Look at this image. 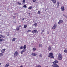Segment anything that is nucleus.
Returning <instances> with one entry per match:
<instances>
[{"mask_svg": "<svg viewBox=\"0 0 67 67\" xmlns=\"http://www.w3.org/2000/svg\"><path fill=\"white\" fill-rule=\"evenodd\" d=\"M26 46L25 45H24V46H21V47L19 48L20 49H23V48L24 49L22 50L20 52L21 54H23V53L26 51Z\"/></svg>", "mask_w": 67, "mask_h": 67, "instance_id": "f257e3e1", "label": "nucleus"}, {"mask_svg": "<svg viewBox=\"0 0 67 67\" xmlns=\"http://www.w3.org/2000/svg\"><path fill=\"white\" fill-rule=\"evenodd\" d=\"M48 57L52 58H54V57L53 55V53H49V55L48 56Z\"/></svg>", "mask_w": 67, "mask_h": 67, "instance_id": "f03ea898", "label": "nucleus"}, {"mask_svg": "<svg viewBox=\"0 0 67 67\" xmlns=\"http://www.w3.org/2000/svg\"><path fill=\"white\" fill-rule=\"evenodd\" d=\"M58 59L59 60H62V55L60 53H59L58 57Z\"/></svg>", "mask_w": 67, "mask_h": 67, "instance_id": "7ed1b4c3", "label": "nucleus"}, {"mask_svg": "<svg viewBox=\"0 0 67 67\" xmlns=\"http://www.w3.org/2000/svg\"><path fill=\"white\" fill-rule=\"evenodd\" d=\"M32 32L33 34H35V33H36V34L37 33H38V32L37 31V30H34L33 31H32Z\"/></svg>", "mask_w": 67, "mask_h": 67, "instance_id": "20e7f679", "label": "nucleus"}, {"mask_svg": "<svg viewBox=\"0 0 67 67\" xmlns=\"http://www.w3.org/2000/svg\"><path fill=\"white\" fill-rule=\"evenodd\" d=\"M57 26V24H55L54 26L52 27L53 30H55V29L56 28V27Z\"/></svg>", "mask_w": 67, "mask_h": 67, "instance_id": "39448f33", "label": "nucleus"}, {"mask_svg": "<svg viewBox=\"0 0 67 67\" xmlns=\"http://www.w3.org/2000/svg\"><path fill=\"white\" fill-rule=\"evenodd\" d=\"M18 54V52L17 51H16L14 54V57H16L17 56V55Z\"/></svg>", "mask_w": 67, "mask_h": 67, "instance_id": "423d86ee", "label": "nucleus"}, {"mask_svg": "<svg viewBox=\"0 0 67 67\" xmlns=\"http://www.w3.org/2000/svg\"><path fill=\"white\" fill-rule=\"evenodd\" d=\"M52 66L54 67H59V66H58V65L57 64H54L53 65H52Z\"/></svg>", "mask_w": 67, "mask_h": 67, "instance_id": "0eeeda50", "label": "nucleus"}, {"mask_svg": "<svg viewBox=\"0 0 67 67\" xmlns=\"http://www.w3.org/2000/svg\"><path fill=\"white\" fill-rule=\"evenodd\" d=\"M5 38V36H3L2 35H0V40L1 39V38Z\"/></svg>", "mask_w": 67, "mask_h": 67, "instance_id": "6e6552de", "label": "nucleus"}, {"mask_svg": "<svg viewBox=\"0 0 67 67\" xmlns=\"http://www.w3.org/2000/svg\"><path fill=\"white\" fill-rule=\"evenodd\" d=\"M63 22V20H59L58 23V24H60Z\"/></svg>", "mask_w": 67, "mask_h": 67, "instance_id": "1a4fd4ad", "label": "nucleus"}, {"mask_svg": "<svg viewBox=\"0 0 67 67\" xmlns=\"http://www.w3.org/2000/svg\"><path fill=\"white\" fill-rule=\"evenodd\" d=\"M48 49L49 51H51V50H52V48L51 47V46H49L48 48Z\"/></svg>", "mask_w": 67, "mask_h": 67, "instance_id": "9d476101", "label": "nucleus"}, {"mask_svg": "<svg viewBox=\"0 0 67 67\" xmlns=\"http://www.w3.org/2000/svg\"><path fill=\"white\" fill-rule=\"evenodd\" d=\"M58 61H57V60H55L54 61V62H53V63L55 64H57V63H58Z\"/></svg>", "mask_w": 67, "mask_h": 67, "instance_id": "9b49d317", "label": "nucleus"}, {"mask_svg": "<svg viewBox=\"0 0 67 67\" xmlns=\"http://www.w3.org/2000/svg\"><path fill=\"white\" fill-rule=\"evenodd\" d=\"M61 10L62 11H64V6H62Z\"/></svg>", "mask_w": 67, "mask_h": 67, "instance_id": "f8f14e48", "label": "nucleus"}, {"mask_svg": "<svg viewBox=\"0 0 67 67\" xmlns=\"http://www.w3.org/2000/svg\"><path fill=\"white\" fill-rule=\"evenodd\" d=\"M51 1H52L53 3H56V0H51Z\"/></svg>", "mask_w": 67, "mask_h": 67, "instance_id": "ddd939ff", "label": "nucleus"}, {"mask_svg": "<svg viewBox=\"0 0 67 67\" xmlns=\"http://www.w3.org/2000/svg\"><path fill=\"white\" fill-rule=\"evenodd\" d=\"M31 55L33 56H35L36 54H35V53H32L31 54Z\"/></svg>", "mask_w": 67, "mask_h": 67, "instance_id": "4468645a", "label": "nucleus"}, {"mask_svg": "<svg viewBox=\"0 0 67 67\" xmlns=\"http://www.w3.org/2000/svg\"><path fill=\"white\" fill-rule=\"evenodd\" d=\"M5 49H3L1 51L2 53H4V52H5Z\"/></svg>", "mask_w": 67, "mask_h": 67, "instance_id": "2eb2a0df", "label": "nucleus"}, {"mask_svg": "<svg viewBox=\"0 0 67 67\" xmlns=\"http://www.w3.org/2000/svg\"><path fill=\"white\" fill-rule=\"evenodd\" d=\"M16 31H19L20 30V29H19V27L18 26L16 28Z\"/></svg>", "mask_w": 67, "mask_h": 67, "instance_id": "dca6fc26", "label": "nucleus"}, {"mask_svg": "<svg viewBox=\"0 0 67 67\" xmlns=\"http://www.w3.org/2000/svg\"><path fill=\"white\" fill-rule=\"evenodd\" d=\"M2 41H3V42H4L5 41V40H4V39L3 38L2 39H0V42H2Z\"/></svg>", "mask_w": 67, "mask_h": 67, "instance_id": "f3484780", "label": "nucleus"}, {"mask_svg": "<svg viewBox=\"0 0 67 67\" xmlns=\"http://www.w3.org/2000/svg\"><path fill=\"white\" fill-rule=\"evenodd\" d=\"M34 26H37V23H35L34 24Z\"/></svg>", "mask_w": 67, "mask_h": 67, "instance_id": "a211bd4d", "label": "nucleus"}, {"mask_svg": "<svg viewBox=\"0 0 67 67\" xmlns=\"http://www.w3.org/2000/svg\"><path fill=\"white\" fill-rule=\"evenodd\" d=\"M3 54L2 53H0V56H3Z\"/></svg>", "mask_w": 67, "mask_h": 67, "instance_id": "6ab92c4d", "label": "nucleus"}, {"mask_svg": "<svg viewBox=\"0 0 67 67\" xmlns=\"http://www.w3.org/2000/svg\"><path fill=\"white\" fill-rule=\"evenodd\" d=\"M32 8V7L31 6H30L29 8H28L29 9H31Z\"/></svg>", "mask_w": 67, "mask_h": 67, "instance_id": "aec40b11", "label": "nucleus"}, {"mask_svg": "<svg viewBox=\"0 0 67 67\" xmlns=\"http://www.w3.org/2000/svg\"><path fill=\"white\" fill-rule=\"evenodd\" d=\"M15 40H16V39L15 38H13L12 40V41L13 42L15 41Z\"/></svg>", "mask_w": 67, "mask_h": 67, "instance_id": "412c9836", "label": "nucleus"}, {"mask_svg": "<svg viewBox=\"0 0 67 67\" xmlns=\"http://www.w3.org/2000/svg\"><path fill=\"white\" fill-rule=\"evenodd\" d=\"M39 47H41L42 46V44H40L39 45Z\"/></svg>", "mask_w": 67, "mask_h": 67, "instance_id": "4be33fe9", "label": "nucleus"}, {"mask_svg": "<svg viewBox=\"0 0 67 67\" xmlns=\"http://www.w3.org/2000/svg\"><path fill=\"white\" fill-rule=\"evenodd\" d=\"M23 8H27V7H26V5H24L23 6Z\"/></svg>", "mask_w": 67, "mask_h": 67, "instance_id": "5701e85b", "label": "nucleus"}, {"mask_svg": "<svg viewBox=\"0 0 67 67\" xmlns=\"http://www.w3.org/2000/svg\"><path fill=\"white\" fill-rule=\"evenodd\" d=\"M57 3L58 4V7H59V4L60 3H59V2H58Z\"/></svg>", "mask_w": 67, "mask_h": 67, "instance_id": "b1692460", "label": "nucleus"}, {"mask_svg": "<svg viewBox=\"0 0 67 67\" xmlns=\"http://www.w3.org/2000/svg\"><path fill=\"white\" fill-rule=\"evenodd\" d=\"M64 52L65 53H67V50L66 49H65L64 51Z\"/></svg>", "mask_w": 67, "mask_h": 67, "instance_id": "393cba45", "label": "nucleus"}, {"mask_svg": "<svg viewBox=\"0 0 67 67\" xmlns=\"http://www.w3.org/2000/svg\"><path fill=\"white\" fill-rule=\"evenodd\" d=\"M26 27H27V25H24V28H26Z\"/></svg>", "mask_w": 67, "mask_h": 67, "instance_id": "a878e982", "label": "nucleus"}, {"mask_svg": "<svg viewBox=\"0 0 67 67\" xmlns=\"http://www.w3.org/2000/svg\"><path fill=\"white\" fill-rule=\"evenodd\" d=\"M42 56H43L42 54H41L39 56L40 57H42Z\"/></svg>", "mask_w": 67, "mask_h": 67, "instance_id": "bb28decb", "label": "nucleus"}, {"mask_svg": "<svg viewBox=\"0 0 67 67\" xmlns=\"http://www.w3.org/2000/svg\"><path fill=\"white\" fill-rule=\"evenodd\" d=\"M33 50L34 51H35L36 50V48H33Z\"/></svg>", "mask_w": 67, "mask_h": 67, "instance_id": "cd10ccee", "label": "nucleus"}, {"mask_svg": "<svg viewBox=\"0 0 67 67\" xmlns=\"http://www.w3.org/2000/svg\"><path fill=\"white\" fill-rule=\"evenodd\" d=\"M31 32V30H28L27 31V32L28 33H29V32Z\"/></svg>", "mask_w": 67, "mask_h": 67, "instance_id": "c85d7f7f", "label": "nucleus"}, {"mask_svg": "<svg viewBox=\"0 0 67 67\" xmlns=\"http://www.w3.org/2000/svg\"><path fill=\"white\" fill-rule=\"evenodd\" d=\"M18 4L20 5H21V3H20L19 2H18Z\"/></svg>", "mask_w": 67, "mask_h": 67, "instance_id": "c756f323", "label": "nucleus"}, {"mask_svg": "<svg viewBox=\"0 0 67 67\" xmlns=\"http://www.w3.org/2000/svg\"><path fill=\"white\" fill-rule=\"evenodd\" d=\"M25 0H23V3H25Z\"/></svg>", "mask_w": 67, "mask_h": 67, "instance_id": "7c9ffc66", "label": "nucleus"}, {"mask_svg": "<svg viewBox=\"0 0 67 67\" xmlns=\"http://www.w3.org/2000/svg\"><path fill=\"white\" fill-rule=\"evenodd\" d=\"M32 1L34 2H36V0H33Z\"/></svg>", "mask_w": 67, "mask_h": 67, "instance_id": "2f4dec72", "label": "nucleus"}, {"mask_svg": "<svg viewBox=\"0 0 67 67\" xmlns=\"http://www.w3.org/2000/svg\"><path fill=\"white\" fill-rule=\"evenodd\" d=\"M38 14H40L41 13V12H40V11H38Z\"/></svg>", "mask_w": 67, "mask_h": 67, "instance_id": "473e14b6", "label": "nucleus"}, {"mask_svg": "<svg viewBox=\"0 0 67 67\" xmlns=\"http://www.w3.org/2000/svg\"><path fill=\"white\" fill-rule=\"evenodd\" d=\"M36 67H41V66L40 65H38L36 66Z\"/></svg>", "mask_w": 67, "mask_h": 67, "instance_id": "72a5a7b5", "label": "nucleus"}, {"mask_svg": "<svg viewBox=\"0 0 67 67\" xmlns=\"http://www.w3.org/2000/svg\"><path fill=\"white\" fill-rule=\"evenodd\" d=\"M42 32H44V29L42 30Z\"/></svg>", "mask_w": 67, "mask_h": 67, "instance_id": "f704fd0d", "label": "nucleus"}, {"mask_svg": "<svg viewBox=\"0 0 67 67\" xmlns=\"http://www.w3.org/2000/svg\"><path fill=\"white\" fill-rule=\"evenodd\" d=\"M25 19V18H23V19H22V20H24V19Z\"/></svg>", "mask_w": 67, "mask_h": 67, "instance_id": "c9c22d12", "label": "nucleus"}, {"mask_svg": "<svg viewBox=\"0 0 67 67\" xmlns=\"http://www.w3.org/2000/svg\"><path fill=\"white\" fill-rule=\"evenodd\" d=\"M13 18H16V16H13Z\"/></svg>", "mask_w": 67, "mask_h": 67, "instance_id": "e433bc0d", "label": "nucleus"}, {"mask_svg": "<svg viewBox=\"0 0 67 67\" xmlns=\"http://www.w3.org/2000/svg\"><path fill=\"white\" fill-rule=\"evenodd\" d=\"M20 67H23L22 65H21L20 66Z\"/></svg>", "mask_w": 67, "mask_h": 67, "instance_id": "4c0bfd02", "label": "nucleus"}, {"mask_svg": "<svg viewBox=\"0 0 67 67\" xmlns=\"http://www.w3.org/2000/svg\"><path fill=\"white\" fill-rule=\"evenodd\" d=\"M63 16H65V14H63Z\"/></svg>", "mask_w": 67, "mask_h": 67, "instance_id": "58836bf2", "label": "nucleus"}, {"mask_svg": "<svg viewBox=\"0 0 67 67\" xmlns=\"http://www.w3.org/2000/svg\"><path fill=\"white\" fill-rule=\"evenodd\" d=\"M19 27H21V25H20L19 26Z\"/></svg>", "mask_w": 67, "mask_h": 67, "instance_id": "ea45409f", "label": "nucleus"}, {"mask_svg": "<svg viewBox=\"0 0 67 67\" xmlns=\"http://www.w3.org/2000/svg\"><path fill=\"white\" fill-rule=\"evenodd\" d=\"M66 18V19H67V16H65Z\"/></svg>", "mask_w": 67, "mask_h": 67, "instance_id": "a19ab883", "label": "nucleus"}, {"mask_svg": "<svg viewBox=\"0 0 67 67\" xmlns=\"http://www.w3.org/2000/svg\"><path fill=\"white\" fill-rule=\"evenodd\" d=\"M1 65V63H0V65Z\"/></svg>", "mask_w": 67, "mask_h": 67, "instance_id": "79ce46f5", "label": "nucleus"}, {"mask_svg": "<svg viewBox=\"0 0 67 67\" xmlns=\"http://www.w3.org/2000/svg\"><path fill=\"white\" fill-rule=\"evenodd\" d=\"M29 14H31V13H29Z\"/></svg>", "mask_w": 67, "mask_h": 67, "instance_id": "37998d69", "label": "nucleus"}, {"mask_svg": "<svg viewBox=\"0 0 67 67\" xmlns=\"http://www.w3.org/2000/svg\"><path fill=\"white\" fill-rule=\"evenodd\" d=\"M41 34H42V32H41Z\"/></svg>", "mask_w": 67, "mask_h": 67, "instance_id": "c03bdc74", "label": "nucleus"}]
</instances>
